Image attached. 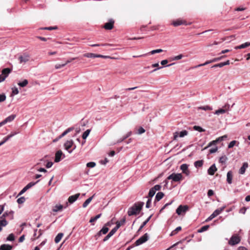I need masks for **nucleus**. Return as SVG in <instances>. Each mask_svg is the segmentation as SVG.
Instances as JSON below:
<instances>
[{
    "label": "nucleus",
    "mask_w": 250,
    "mask_h": 250,
    "mask_svg": "<svg viewBox=\"0 0 250 250\" xmlns=\"http://www.w3.org/2000/svg\"><path fill=\"white\" fill-rule=\"evenodd\" d=\"M144 203L143 202H138L135 203L132 207L128 208L127 214L129 216L137 215L142 210Z\"/></svg>",
    "instance_id": "nucleus-1"
},
{
    "label": "nucleus",
    "mask_w": 250,
    "mask_h": 250,
    "mask_svg": "<svg viewBox=\"0 0 250 250\" xmlns=\"http://www.w3.org/2000/svg\"><path fill=\"white\" fill-rule=\"evenodd\" d=\"M182 175L181 173H173L169 175L167 179L164 181L165 183V186H166L168 184L167 180H172L173 182H179L182 180Z\"/></svg>",
    "instance_id": "nucleus-2"
},
{
    "label": "nucleus",
    "mask_w": 250,
    "mask_h": 250,
    "mask_svg": "<svg viewBox=\"0 0 250 250\" xmlns=\"http://www.w3.org/2000/svg\"><path fill=\"white\" fill-rule=\"evenodd\" d=\"M188 209L189 207L188 205H180L176 209V212L178 215H181L183 214H185Z\"/></svg>",
    "instance_id": "nucleus-3"
},
{
    "label": "nucleus",
    "mask_w": 250,
    "mask_h": 250,
    "mask_svg": "<svg viewBox=\"0 0 250 250\" xmlns=\"http://www.w3.org/2000/svg\"><path fill=\"white\" fill-rule=\"evenodd\" d=\"M149 239L148 234L146 233L137 240L135 243V245L138 246L146 242Z\"/></svg>",
    "instance_id": "nucleus-4"
},
{
    "label": "nucleus",
    "mask_w": 250,
    "mask_h": 250,
    "mask_svg": "<svg viewBox=\"0 0 250 250\" xmlns=\"http://www.w3.org/2000/svg\"><path fill=\"white\" fill-rule=\"evenodd\" d=\"M240 242V239L238 235H232L229 241V244L231 246L235 245Z\"/></svg>",
    "instance_id": "nucleus-5"
},
{
    "label": "nucleus",
    "mask_w": 250,
    "mask_h": 250,
    "mask_svg": "<svg viewBox=\"0 0 250 250\" xmlns=\"http://www.w3.org/2000/svg\"><path fill=\"white\" fill-rule=\"evenodd\" d=\"M65 155L63 154L62 150H59L57 151L55 154L54 162L55 163H58L60 162L62 158H64Z\"/></svg>",
    "instance_id": "nucleus-6"
},
{
    "label": "nucleus",
    "mask_w": 250,
    "mask_h": 250,
    "mask_svg": "<svg viewBox=\"0 0 250 250\" xmlns=\"http://www.w3.org/2000/svg\"><path fill=\"white\" fill-rule=\"evenodd\" d=\"M73 145V140L67 141L64 144V146L65 149L68 151L69 153H71L73 150L75 149L76 148V146H74L72 150H69V149Z\"/></svg>",
    "instance_id": "nucleus-7"
},
{
    "label": "nucleus",
    "mask_w": 250,
    "mask_h": 250,
    "mask_svg": "<svg viewBox=\"0 0 250 250\" xmlns=\"http://www.w3.org/2000/svg\"><path fill=\"white\" fill-rule=\"evenodd\" d=\"M30 59L29 55L27 53H24L22 55L20 56L19 57V60L21 63L23 62L25 63L29 61Z\"/></svg>",
    "instance_id": "nucleus-8"
},
{
    "label": "nucleus",
    "mask_w": 250,
    "mask_h": 250,
    "mask_svg": "<svg viewBox=\"0 0 250 250\" xmlns=\"http://www.w3.org/2000/svg\"><path fill=\"white\" fill-rule=\"evenodd\" d=\"M19 132H11L9 135L7 136L6 137L3 138L2 141L0 142V144L1 145H3L5 142H6L7 141H8L10 138H11L12 137L14 136L15 135L18 134Z\"/></svg>",
    "instance_id": "nucleus-9"
},
{
    "label": "nucleus",
    "mask_w": 250,
    "mask_h": 250,
    "mask_svg": "<svg viewBox=\"0 0 250 250\" xmlns=\"http://www.w3.org/2000/svg\"><path fill=\"white\" fill-rule=\"evenodd\" d=\"M114 21L113 19H110L108 22L105 23L104 27L106 30H111L113 28Z\"/></svg>",
    "instance_id": "nucleus-10"
},
{
    "label": "nucleus",
    "mask_w": 250,
    "mask_h": 250,
    "mask_svg": "<svg viewBox=\"0 0 250 250\" xmlns=\"http://www.w3.org/2000/svg\"><path fill=\"white\" fill-rule=\"evenodd\" d=\"M12 69L10 68H3L1 71V75L6 79L12 72Z\"/></svg>",
    "instance_id": "nucleus-11"
},
{
    "label": "nucleus",
    "mask_w": 250,
    "mask_h": 250,
    "mask_svg": "<svg viewBox=\"0 0 250 250\" xmlns=\"http://www.w3.org/2000/svg\"><path fill=\"white\" fill-rule=\"evenodd\" d=\"M217 170L215 164L212 165L208 169V173L210 175H213L215 172Z\"/></svg>",
    "instance_id": "nucleus-12"
},
{
    "label": "nucleus",
    "mask_w": 250,
    "mask_h": 250,
    "mask_svg": "<svg viewBox=\"0 0 250 250\" xmlns=\"http://www.w3.org/2000/svg\"><path fill=\"white\" fill-rule=\"evenodd\" d=\"M80 193H77L75 195H71V196H69L68 199V202L70 204L73 203L74 202H75L77 200V199L80 196Z\"/></svg>",
    "instance_id": "nucleus-13"
},
{
    "label": "nucleus",
    "mask_w": 250,
    "mask_h": 250,
    "mask_svg": "<svg viewBox=\"0 0 250 250\" xmlns=\"http://www.w3.org/2000/svg\"><path fill=\"white\" fill-rule=\"evenodd\" d=\"M16 116V115L12 114L7 117V118H6L3 121L1 122L3 125H5L7 123L13 121L15 118Z\"/></svg>",
    "instance_id": "nucleus-14"
},
{
    "label": "nucleus",
    "mask_w": 250,
    "mask_h": 250,
    "mask_svg": "<svg viewBox=\"0 0 250 250\" xmlns=\"http://www.w3.org/2000/svg\"><path fill=\"white\" fill-rule=\"evenodd\" d=\"M218 212L219 211H217L216 209L214 210V212L206 220L205 222H208L218 215L219 214Z\"/></svg>",
    "instance_id": "nucleus-15"
},
{
    "label": "nucleus",
    "mask_w": 250,
    "mask_h": 250,
    "mask_svg": "<svg viewBox=\"0 0 250 250\" xmlns=\"http://www.w3.org/2000/svg\"><path fill=\"white\" fill-rule=\"evenodd\" d=\"M164 196V193L163 192H158L155 196L154 203L159 201L163 198Z\"/></svg>",
    "instance_id": "nucleus-16"
},
{
    "label": "nucleus",
    "mask_w": 250,
    "mask_h": 250,
    "mask_svg": "<svg viewBox=\"0 0 250 250\" xmlns=\"http://www.w3.org/2000/svg\"><path fill=\"white\" fill-rule=\"evenodd\" d=\"M248 167V164L247 163H244L242 166L240 167L239 173L241 174L245 173L246 169Z\"/></svg>",
    "instance_id": "nucleus-17"
},
{
    "label": "nucleus",
    "mask_w": 250,
    "mask_h": 250,
    "mask_svg": "<svg viewBox=\"0 0 250 250\" xmlns=\"http://www.w3.org/2000/svg\"><path fill=\"white\" fill-rule=\"evenodd\" d=\"M232 172L230 170L229 171L227 174V181L229 184H230L232 183Z\"/></svg>",
    "instance_id": "nucleus-18"
},
{
    "label": "nucleus",
    "mask_w": 250,
    "mask_h": 250,
    "mask_svg": "<svg viewBox=\"0 0 250 250\" xmlns=\"http://www.w3.org/2000/svg\"><path fill=\"white\" fill-rule=\"evenodd\" d=\"M13 246L9 244H2L0 246V250H11Z\"/></svg>",
    "instance_id": "nucleus-19"
},
{
    "label": "nucleus",
    "mask_w": 250,
    "mask_h": 250,
    "mask_svg": "<svg viewBox=\"0 0 250 250\" xmlns=\"http://www.w3.org/2000/svg\"><path fill=\"white\" fill-rule=\"evenodd\" d=\"M250 45V42H246L244 43H243L240 45L236 46L234 47L235 49H243L246 48Z\"/></svg>",
    "instance_id": "nucleus-20"
},
{
    "label": "nucleus",
    "mask_w": 250,
    "mask_h": 250,
    "mask_svg": "<svg viewBox=\"0 0 250 250\" xmlns=\"http://www.w3.org/2000/svg\"><path fill=\"white\" fill-rule=\"evenodd\" d=\"M14 212L13 210L10 211H5L2 215L3 218H5L6 216H10L11 219H13V214Z\"/></svg>",
    "instance_id": "nucleus-21"
},
{
    "label": "nucleus",
    "mask_w": 250,
    "mask_h": 250,
    "mask_svg": "<svg viewBox=\"0 0 250 250\" xmlns=\"http://www.w3.org/2000/svg\"><path fill=\"white\" fill-rule=\"evenodd\" d=\"M74 128L73 127H71L68 128L66 130H65L61 135L59 136V138H62L64 136H65L67 134L74 130Z\"/></svg>",
    "instance_id": "nucleus-22"
},
{
    "label": "nucleus",
    "mask_w": 250,
    "mask_h": 250,
    "mask_svg": "<svg viewBox=\"0 0 250 250\" xmlns=\"http://www.w3.org/2000/svg\"><path fill=\"white\" fill-rule=\"evenodd\" d=\"M152 215H150L147 218V219L141 225V226L140 227V228H139L138 230V232L141 231L143 228L146 225V224L148 222V221L150 220V219H151V217H152Z\"/></svg>",
    "instance_id": "nucleus-23"
},
{
    "label": "nucleus",
    "mask_w": 250,
    "mask_h": 250,
    "mask_svg": "<svg viewBox=\"0 0 250 250\" xmlns=\"http://www.w3.org/2000/svg\"><path fill=\"white\" fill-rule=\"evenodd\" d=\"M95 194H93L91 197L88 198L87 199H86L84 202L83 204V207L85 208H86L88 205L90 203V202L91 201L92 199L93 198L94 196H95Z\"/></svg>",
    "instance_id": "nucleus-24"
},
{
    "label": "nucleus",
    "mask_w": 250,
    "mask_h": 250,
    "mask_svg": "<svg viewBox=\"0 0 250 250\" xmlns=\"http://www.w3.org/2000/svg\"><path fill=\"white\" fill-rule=\"evenodd\" d=\"M204 161L203 160H198L194 162V165L196 168L201 167L203 166Z\"/></svg>",
    "instance_id": "nucleus-25"
},
{
    "label": "nucleus",
    "mask_w": 250,
    "mask_h": 250,
    "mask_svg": "<svg viewBox=\"0 0 250 250\" xmlns=\"http://www.w3.org/2000/svg\"><path fill=\"white\" fill-rule=\"evenodd\" d=\"M63 208V206L62 205H55L52 211L54 212H58L59 211H61Z\"/></svg>",
    "instance_id": "nucleus-26"
},
{
    "label": "nucleus",
    "mask_w": 250,
    "mask_h": 250,
    "mask_svg": "<svg viewBox=\"0 0 250 250\" xmlns=\"http://www.w3.org/2000/svg\"><path fill=\"white\" fill-rule=\"evenodd\" d=\"M156 193V191L152 188H151L149 191L148 195L146 196L145 198H151L154 196Z\"/></svg>",
    "instance_id": "nucleus-27"
},
{
    "label": "nucleus",
    "mask_w": 250,
    "mask_h": 250,
    "mask_svg": "<svg viewBox=\"0 0 250 250\" xmlns=\"http://www.w3.org/2000/svg\"><path fill=\"white\" fill-rule=\"evenodd\" d=\"M63 236V233H59L57 234V235L55 238V242L56 243H58L62 238V236Z\"/></svg>",
    "instance_id": "nucleus-28"
},
{
    "label": "nucleus",
    "mask_w": 250,
    "mask_h": 250,
    "mask_svg": "<svg viewBox=\"0 0 250 250\" xmlns=\"http://www.w3.org/2000/svg\"><path fill=\"white\" fill-rule=\"evenodd\" d=\"M185 22L181 20H177L175 21H173L172 24L174 26H178L179 25H181L182 24H185Z\"/></svg>",
    "instance_id": "nucleus-29"
},
{
    "label": "nucleus",
    "mask_w": 250,
    "mask_h": 250,
    "mask_svg": "<svg viewBox=\"0 0 250 250\" xmlns=\"http://www.w3.org/2000/svg\"><path fill=\"white\" fill-rule=\"evenodd\" d=\"M209 228V225H207L202 227L200 229H199L197 231L199 233H202L204 231L207 230Z\"/></svg>",
    "instance_id": "nucleus-30"
},
{
    "label": "nucleus",
    "mask_w": 250,
    "mask_h": 250,
    "mask_svg": "<svg viewBox=\"0 0 250 250\" xmlns=\"http://www.w3.org/2000/svg\"><path fill=\"white\" fill-rule=\"evenodd\" d=\"M182 229L181 227L179 226L177 227L174 230H173L171 233L170 234V236H172L173 235H175L177 233V232L179 231H180Z\"/></svg>",
    "instance_id": "nucleus-31"
},
{
    "label": "nucleus",
    "mask_w": 250,
    "mask_h": 250,
    "mask_svg": "<svg viewBox=\"0 0 250 250\" xmlns=\"http://www.w3.org/2000/svg\"><path fill=\"white\" fill-rule=\"evenodd\" d=\"M152 67H157V68L153 69L151 71H150V73H153V72L156 71V70L163 68V66H161V67L159 66V63H154V64H152Z\"/></svg>",
    "instance_id": "nucleus-32"
},
{
    "label": "nucleus",
    "mask_w": 250,
    "mask_h": 250,
    "mask_svg": "<svg viewBox=\"0 0 250 250\" xmlns=\"http://www.w3.org/2000/svg\"><path fill=\"white\" fill-rule=\"evenodd\" d=\"M228 159V157L226 155H223L220 157L219 161L220 163L225 164Z\"/></svg>",
    "instance_id": "nucleus-33"
},
{
    "label": "nucleus",
    "mask_w": 250,
    "mask_h": 250,
    "mask_svg": "<svg viewBox=\"0 0 250 250\" xmlns=\"http://www.w3.org/2000/svg\"><path fill=\"white\" fill-rule=\"evenodd\" d=\"M40 181V180H38L35 182H30L25 187L28 189L30 188H32L34 185H35L36 184H37Z\"/></svg>",
    "instance_id": "nucleus-34"
},
{
    "label": "nucleus",
    "mask_w": 250,
    "mask_h": 250,
    "mask_svg": "<svg viewBox=\"0 0 250 250\" xmlns=\"http://www.w3.org/2000/svg\"><path fill=\"white\" fill-rule=\"evenodd\" d=\"M83 56L89 58H97V54L94 53H86L83 55Z\"/></svg>",
    "instance_id": "nucleus-35"
},
{
    "label": "nucleus",
    "mask_w": 250,
    "mask_h": 250,
    "mask_svg": "<svg viewBox=\"0 0 250 250\" xmlns=\"http://www.w3.org/2000/svg\"><path fill=\"white\" fill-rule=\"evenodd\" d=\"M227 112V110L225 109L224 107L222 108H220L217 110H216L215 114L217 115H219L221 114L225 113Z\"/></svg>",
    "instance_id": "nucleus-36"
},
{
    "label": "nucleus",
    "mask_w": 250,
    "mask_h": 250,
    "mask_svg": "<svg viewBox=\"0 0 250 250\" xmlns=\"http://www.w3.org/2000/svg\"><path fill=\"white\" fill-rule=\"evenodd\" d=\"M101 215H102V214L100 213L99 214H97L94 217H91L89 220V222L93 223V222L96 221L97 219H98L99 218H100L101 217Z\"/></svg>",
    "instance_id": "nucleus-37"
},
{
    "label": "nucleus",
    "mask_w": 250,
    "mask_h": 250,
    "mask_svg": "<svg viewBox=\"0 0 250 250\" xmlns=\"http://www.w3.org/2000/svg\"><path fill=\"white\" fill-rule=\"evenodd\" d=\"M28 81L27 80L25 79L23 81H22L21 82H19L18 84L20 86H21V87H25V86H26L27 84H28Z\"/></svg>",
    "instance_id": "nucleus-38"
},
{
    "label": "nucleus",
    "mask_w": 250,
    "mask_h": 250,
    "mask_svg": "<svg viewBox=\"0 0 250 250\" xmlns=\"http://www.w3.org/2000/svg\"><path fill=\"white\" fill-rule=\"evenodd\" d=\"M188 165L186 164H183L180 166V169L182 170V172H186L188 169Z\"/></svg>",
    "instance_id": "nucleus-39"
},
{
    "label": "nucleus",
    "mask_w": 250,
    "mask_h": 250,
    "mask_svg": "<svg viewBox=\"0 0 250 250\" xmlns=\"http://www.w3.org/2000/svg\"><path fill=\"white\" fill-rule=\"evenodd\" d=\"M91 130L90 129H87L86 131H85L83 135H82V138L83 139L85 140L86 139V138L88 136Z\"/></svg>",
    "instance_id": "nucleus-40"
},
{
    "label": "nucleus",
    "mask_w": 250,
    "mask_h": 250,
    "mask_svg": "<svg viewBox=\"0 0 250 250\" xmlns=\"http://www.w3.org/2000/svg\"><path fill=\"white\" fill-rule=\"evenodd\" d=\"M237 143V145L238 146L239 145V142L235 141V140H233V141H231L229 145H228V148H232Z\"/></svg>",
    "instance_id": "nucleus-41"
},
{
    "label": "nucleus",
    "mask_w": 250,
    "mask_h": 250,
    "mask_svg": "<svg viewBox=\"0 0 250 250\" xmlns=\"http://www.w3.org/2000/svg\"><path fill=\"white\" fill-rule=\"evenodd\" d=\"M101 230V232L103 234H105L107 233V232L109 230V229L108 227H106V226H104L103 227V228L100 230Z\"/></svg>",
    "instance_id": "nucleus-42"
},
{
    "label": "nucleus",
    "mask_w": 250,
    "mask_h": 250,
    "mask_svg": "<svg viewBox=\"0 0 250 250\" xmlns=\"http://www.w3.org/2000/svg\"><path fill=\"white\" fill-rule=\"evenodd\" d=\"M193 129L195 130L198 131H199L200 132H202L205 131V129H203L202 127H201L200 126L195 125L193 127Z\"/></svg>",
    "instance_id": "nucleus-43"
},
{
    "label": "nucleus",
    "mask_w": 250,
    "mask_h": 250,
    "mask_svg": "<svg viewBox=\"0 0 250 250\" xmlns=\"http://www.w3.org/2000/svg\"><path fill=\"white\" fill-rule=\"evenodd\" d=\"M188 133V132L186 130H183L180 132L179 134V136L180 137H184V136H186Z\"/></svg>",
    "instance_id": "nucleus-44"
},
{
    "label": "nucleus",
    "mask_w": 250,
    "mask_h": 250,
    "mask_svg": "<svg viewBox=\"0 0 250 250\" xmlns=\"http://www.w3.org/2000/svg\"><path fill=\"white\" fill-rule=\"evenodd\" d=\"M7 241H13L15 240V236L13 233L10 234L6 238Z\"/></svg>",
    "instance_id": "nucleus-45"
},
{
    "label": "nucleus",
    "mask_w": 250,
    "mask_h": 250,
    "mask_svg": "<svg viewBox=\"0 0 250 250\" xmlns=\"http://www.w3.org/2000/svg\"><path fill=\"white\" fill-rule=\"evenodd\" d=\"M25 200L26 199L24 197H21L17 199V202L19 204H21L23 203Z\"/></svg>",
    "instance_id": "nucleus-46"
},
{
    "label": "nucleus",
    "mask_w": 250,
    "mask_h": 250,
    "mask_svg": "<svg viewBox=\"0 0 250 250\" xmlns=\"http://www.w3.org/2000/svg\"><path fill=\"white\" fill-rule=\"evenodd\" d=\"M8 222L5 218H3L0 221V225L2 227L6 226Z\"/></svg>",
    "instance_id": "nucleus-47"
},
{
    "label": "nucleus",
    "mask_w": 250,
    "mask_h": 250,
    "mask_svg": "<svg viewBox=\"0 0 250 250\" xmlns=\"http://www.w3.org/2000/svg\"><path fill=\"white\" fill-rule=\"evenodd\" d=\"M58 28L57 26H50V27H43L41 28V29L43 30H52L54 29H57Z\"/></svg>",
    "instance_id": "nucleus-48"
},
{
    "label": "nucleus",
    "mask_w": 250,
    "mask_h": 250,
    "mask_svg": "<svg viewBox=\"0 0 250 250\" xmlns=\"http://www.w3.org/2000/svg\"><path fill=\"white\" fill-rule=\"evenodd\" d=\"M199 108L204 110H210L212 109L211 107L208 105L201 106Z\"/></svg>",
    "instance_id": "nucleus-49"
},
{
    "label": "nucleus",
    "mask_w": 250,
    "mask_h": 250,
    "mask_svg": "<svg viewBox=\"0 0 250 250\" xmlns=\"http://www.w3.org/2000/svg\"><path fill=\"white\" fill-rule=\"evenodd\" d=\"M183 57V55L182 54H180L177 56H175L173 58H171L172 61H176L181 59Z\"/></svg>",
    "instance_id": "nucleus-50"
},
{
    "label": "nucleus",
    "mask_w": 250,
    "mask_h": 250,
    "mask_svg": "<svg viewBox=\"0 0 250 250\" xmlns=\"http://www.w3.org/2000/svg\"><path fill=\"white\" fill-rule=\"evenodd\" d=\"M163 51V50L161 49H155V50H152L150 53L152 55L153 54H154L155 53H161Z\"/></svg>",
    "instance_id": "nucleus-51"
},
{
    "label": "nucleus",
    "mask_w": 250,
    "mask_h": 250,
    "mask_svg": "<svg viewBox=\"0 0 250 250\" xmlns=\"http://www.w3.org/2000/svg\"><path fill=\"white\" fill-rule=\"evenodd\" d=\"M96 166V163L94 162H88L86 164V166L88 167L93 168Z\"/></svg>",
    "instance_id": "nucleus-52"
},
{
    "label": "nucleus",
    "mask_w": 250,
    "mask_h": 250,
    "mask_svg": "<svg viewBox=\"0 0 250 250\" xmlns=\"http://www.w3.org/2000/svg\"><path fill=\"white\" fill-rule=\"evenodd\" d=\"M151 198H148L147 201L146 203V207L147 208H149L151 207Z\"/></svg>",
    "instance_id": "nucleus-53"
},
{
    "label": "nucleus",
    "mask_w": 250,
    "mask_h": 250,
    "mask_svg": "<svg viewBox=\"0 0 250 250\" xmlns=\"http://www.w3.org/2000/svg\"><path fill=\"white\" fill-rule=\"evenodd\" d=\"M225 57H226L225 55H223V56H220L219 57L215 58L212 59V61L213 62H218V61L222 60V59H223Z\"/></svg>",
    "instance_id": "nucleus-54"
},
{
    "label": "nucleus",
    "mask_w": 250,
    "mask_h": 250,
    "mask_svg": "<svg viewBox=\"0 0 250 250\" xmlns=\"http://www.w3.org/2000/svg\"><path fill=\"white\" fill-rule=\"evenodd\" d=\"M224 66H225L224 65V63L223 62H220V63H217V64H214V65H213L211 68H215V67H223Z\"/></svg>",
    "instance_id": "nucleus-55"
},
{
    "label": "nucleus",
    "mask_w": 250,
    "mask_h": 250,
    "mask_svg": "<svg viewBox=\"0 0 250 250\" xmlns=\"http://www.w3.org/2000/svg\"><path fill=\"white\" fill-rule=\"evenodd\" d=\"M212 62H213L212 61V60H209V61H208L207 62H206L205 63H202V64H199L197 67H200V66H205L206 65H207L210 63H212Z\"/></svg>",
    "instance_id": "nucleus-56"
},
{
    "label": "nucleus",
    "mask_w": 250,
    "mask_h": 250,
    "mask_svg": "<svg viewBox=\"0 0 250 250\" xmlns=\"http://www.w3.org/2000/svg\"><path fill=\"white\" fill-rule=\"evenodd\" d=\"M103 234L101 232V230L99 231L95 235L94 237L95 239L97 240L99 239L100 237L102 236V235Z\"/></svg>",
    "instance_id": "nucleus-57"
},
{
    "label": "nucleus",
    "mask_w": 250,
    "mask_h": 250,
    "mask_svg": "<svg viewBox=\"0 0 250 250\" xmlns=\"http://www.w3.org/2000/svg\"><path fill=\"white\" fill-rule=\"evenodd\" d=\"M155 191L160 190L161 188V186L160 185H156L152 188Z\"/></svg>",
    "instance_id": "nucleus-58"
},
{
    "label": "nucleus",
    "mask_w": 250,
    "mask_h": 250,
    "mask_svg": "<svg viewBox=\"0 0 250 250\" xmlns=\"http://www.w3.org/2000/svg\"><path fill=\"white\" fill-rule=\"evenodd\" d=\"M145 129L142 127H140L138 130V133L139 134H142L144 133L145 132Z\"/></svg>",
    "instance_id": "nucleus-59"
},
{
    "label": "nucleus",
    "mask_w": 250,
    "mask_h": 250,
    "mask_svg": "<svg viewBox=\"0 0 250 250\" xmlns=\"http://www.w3.org/2000/svg\"><path fill=\"white\" fill-rule=\"evenodd\" d=\"M218 150V147L215 146V147L211 148L209 149V151L210 154L216 152Z\"/></svg>",
    "instance_id": "nucleus-60"
},
{
    "label": "nucleus",
    "mask_w": 250,
    "mask_h": 250,
    "mask_svg": "<svg viewBox=\"0 0 250 250\" xmlns=\"http://www.w3.org/2000/svg\"><path fill=\"white\" fill-rule=\"evenodd\" d=\"M6 99V96L4 94H0V102H4Z\"/></svg>",
    "instance_id": "nucleus-61"
},
{
    "label": "nucleus",
    "mask_w": 250,
    "mask_h": 250,
    "mask_svg": "<svg viewBox=\"0 0 250 250\" xmlns=\"http://www.w3.org/2000/svg\"><path fill=\"white\" fill-rule=\"evenodd\" d=\"M28 189L26 188V187H24L19 192L18 196H20L23 194Z\"/></svg>",
    "instance_id": "nucleus-62"
},
{
    "label": "nucleus",
    "mask_w": 250,
    "mask_h": 250,
    "mask_svg": "<svg viewBox=\"0 0 250 250\" xmlns=\"http://www.w3.org/2000/svg\"><path fill=\"white\" fill-rule=\"evenodd\" d=\"M227 137V135H224L223 136H221V137H220L219 138H218L216 140L217 141V142H221L222 141H223L224 140L225 138H226Z\"/></svg>",
    "instance_id": "nucleus-63"
},
{
    "label": "nucleus",
    "mask_w": 250,
    "mask_h": 250,
    "mask_svg": "<svg viewBox=\"0 0 250 250\" xmlns=\"http://www.w3.org/2000/svg\"><path fill=\"white\" fill-rule=\"evenodd\" d=\"M19 93V90L18 88L15 87L12 88V94L13 95H16Z\"/></svg>",
    "instance_id": "nucleus-64"
}]
</instances>
